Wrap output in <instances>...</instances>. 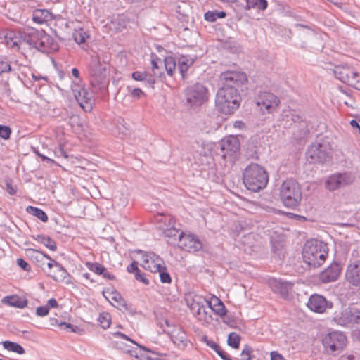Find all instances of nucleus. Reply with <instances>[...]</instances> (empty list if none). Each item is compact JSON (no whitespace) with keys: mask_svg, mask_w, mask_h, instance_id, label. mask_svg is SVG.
I'll return each mask as SVG.
<instances>
[{"mask_svg":"<svg viewBox=\"0 0 360 360\" xmlns=\"http://www.w3.org/2000/svg\"><path fill=\"white\" fill-rule=\"evenodd\" d=\"M142 256L141 266L148 269L151 272H158L160 271L163 265L160 262H162V259L153 252H144L142 250H138Z\"/></svg>","mask_w":360,"mask_h":360,"instance_id":"obj_16","label":"nucleus"},{"mask_svg":"<svg viewBox=\"0 0 360 360\" xmlns=\"http://www.w3.org/2000/svg\"><path fill=\"white\" fill-rule=\"evenodd\" d=\"M350 124L351 126L354 128V129H358L359 132L360 133V126L359 124V123L357 122V121L354 120H351L350 122Z\"/></svg>","mask_w":360,"mask_h":360,"instance_id":"obj_64","label":"nucleus"},{"mask_svg":"<svg viewBox=\"0 0 360 360\" xmlns=\"http://www.w3.org/2000/svg\"><path fill=\"white\" fill-rule=\"evenodd\" d=\"M132 78L136 81H144L153 89L155 83V79L150 73L146 71H135L131 75Z\"/></svg>","mask_w":360,"mask_h":360,"instance_id":"obj_28","label":"nucleus"},{"mask_svg":"<svg viewBox=\"0 0 360 360\" xmlns=\"http://www.w3.org/2000/svg\"><path fill=\"white\" fill-rule=\"evenodd\" d=\"M195 57L191 55H181L177 58V68L182 79L186 77L188 68L194 63Z\"/></svg>","mask_w":360,"mask_h":360,"instance_id":"obj_25","label":"nucleus"},{"mask_svg":"<svg viewBox=\"0 0 360 360\" xmlns=\"http://www.w3.org/2000/svg\"><path fill=\"white\" fill-rule=\"evenodd\" d=\"M186 303L193 314L198 320L208 322L212 320V316L206 310L207 300L198 295L186 298Z\"/></svg>","mask_w":360,"mask_h":360,"instance_id":"obj_11","label":"nucleus"},{"mask_svg":"<svg viewBox=\"0 0 360 360\" xmlns=\"http://www.w3.org/2000/svg\"><path fill=\"white\" fill-rule=\"evenodd\" d=\"M346 343V336L338 331L329 333L322 339L324 352L333 356L340 354L345 347Z\"/></svg>","mask_w":360,"mask_h":360,"instance_id":"obj_7","label":"nucleus"},{"mask_svg":"<svg viewBox=\"0 0 360 360\" xmlns=\"http://www.w3.org/2000/svg\"><path fill=\"white\" fill-rule=\"evenodd\" d=\"M56 264H58V262L51 258V260H49V262L47 263V266L52 269L56 266Z\"/></svg>","mask_w":360,"mask_h":360,"instance_id":"obj_63","label":"nucleus"},{"mask_svg":"<svg viewBox=\"0 0 360 360\" xmlns=\"http://www.w3.org/2000/svg\"><path fill=\"white\" fill-rule=\"evenodd\" d=\"M72 91L80 107L85 112H91L94 105L91 94L88 92L85 88L78 85L72 87Z\"/></svg>","mask_w":360,"mask_h":360,"instance_id":"obj_15","label":"nucleus"},{"mask_svg":"<svg viewBox=\"0 0 360 360\" xmlns=\"http://www.w3.org/2000/svg\"><path fill=\"white\" fill-rule=\"evenodd\" d=\"M240 342V336L236 333L232 332L229 335L227 343L230 347L237 349L239 347Z\"/></svg>","mask_w":360,"mask_h":360,"instance_id":"obj_40","label":"nucleus"},{"mask_svg":"<svg viewBox=\"0 0 360 360\" xmlns=\"http://www.w3.org/2000/svg\"><path fill=\"white\" fill-rule=\"evenodd\" d=\"M49 308H57L58 307V303L55 298H51L48 300L47 304L46 305Z\"/></svg>","mask_w":360,"mask_h":360,"instance_id":"obj_59","label":"nucleus"},{"mask_svg":"<svg viewBox=\"0 0 360 360\" xmlns=\"http://www.w3.org/2000/svg\"><path fill=\"white\" fill-rule=\"evenodd\" d=\"M49 312V307L46 306H41L37 308L36 314L39 316H45Z\"/></svg>","mask_w":360,"mask_h":360,"instance_id":"obj_52","label":"nucleus"},{"mask_svg":"<svg viewBox=\"0 0 360 360\" xmlns=\"http://www.w3.org/2000/svg\"><path fill=\"white\" fill-rule=\"evenodd\" d=\"M164 323H165V328L164 330V333L167 334V330H173L174 328H176L178 326V325H175L174 323L170 322L167 319H166L165 321H164Z\"/></svg>","mask_w":360,"mask_h":360,"instance_id":"obj_55","label":"nucleus"},{"mask_svg":"<svg viewBox=\"0 0 360 360\" xmlns=\"http://www.w3.org/2000/svg\"><path fill=\"white\" fill-rule=\"evenodd\" d=\"M3 346L6 349L19 354H22L25 352V349L17 342L6 340L3 342Z\"/></svg>","mask_w":360,"mask_h":360,"instance_id":"obj_35","label":"nucleus"},{"mask_svg":"<svg viewBox=\"0 0 360 360\" xmlns=\"http://www.w3.org/2000/svg\"><path fill=\"white\" fill-rule=\"evenodd\" d=\"M286 117H290V120L295 123L303 122L302 116L296 113L295 111L290 112L288 115H286Z\"/></svg>","mask_w":360,"mask_h":360,"instance_id":"obj_50","label":"nucleus"},{"mask_svg":"<svg viewBox=\"0 0 360 360\" xmlns=\"http://www.w3.org/2000/svg\"><path fill=\"white\" fill-rule=\"evenodd\" d=\"M226 13L224 11H209L204 15L205 20L208 22H214L217 18H224Z\"/></svg>","mask_w":360,"mask_h":360,"instance_id":"obj_37","label":"nucleus"},{"mask_svg":"<svg viewBox=\"0 0 360 360\" xmlns=\"http://www.w3.org/2000/svg\"><path fill=\"white\" fill-rule=\"evenodd\" d=\"M29 213L37 217L43 222L48 221V216L46 212L40 208L29 206L27 209Z\"/></svg>","mask_w":360,"mask_h":360,"instance_id":"obj_36","label":"nucleus"},{"mask_svg":"<svg viewBox=\"0 0 360 360\" xmlns=\"http://www.w3.org/2000/svg\"><path fill=\"white\" fill-rule=\"evenodd\" d=\"M354 180L351 173H338L331 175L326 181V187L330 191H335L348 185H350Z\"/></svg>","mask_w":360,"mask_h":360,"instance_id":"obj_14","label":"nucleus"},{"mask_svg":"<svg viewBox=\"0 0 360 360\" xmlns=\"http://www.w3.org/2000/svg\"><path fill=\"white\" fill-rule=\"evenodd\" d=\"M256 236H257L255 233H249L246 235H244L241 238L240 243L244 246H247L248 248H253L256 245Z\"/></svg>","mask_w":360,"mask_h":360,"instance_id":"obj_38","label":"nucleus"},{"mask_svg":"<svg viewBox=\"0 0 360 360\" xmlns=\"http://www.w3.org/2000/svg\"><path fill=\"white\" fill-rule=\"evenodd\" d=\"M143 94V91L139 88L134 89L131 91V96L136 98H139Z\"/></svg>","mask_w":360,"mask_h":360,"instance_id":"obj_58","label":"nucleus"},{"mask_svg":"<svg viewBox=\"0 0 360 360\" xmlns=\"http://www.w3.org/2000/svg\"><path fill=\"white\" fill-rule=\"evenodd\" d=\"M269 284L274 292L280 294L283 298L288 297L293 287L292 283L277 278L270 279Z\"/></svg>","mask_w":360,"mask_h":360,"instance_id":"obj_21","label":"nucleus"},{"mask_svg":"<svg viewBox=\"0 0 360 360\" xmlns=\"http://www.w3.org/2000/svg\"><path fill=\"white\" fill-rule=\"evenodd\" d=\"M158 273H159L160 281L162 283H170L172 282L171 276H170L169 274L168 273V271H167V268L165 266L163 265V266L162 267L160 271H158Z\"/></svg>","mask_w":360,"mask_h":360,"instance_id":"obj_43","label":"nucleus"},{"mask_svg":"<svg viewBox=\"0 0 360 360\" xmlns=\"http://www.w3.org/2000/svg\"><path fill=\"white\" fill-rule=\"evenodd\" d=\"M283 356L278 352L274 351L271 352V360H283Z\"/></svg>","mask_w":360,"mask_h":360,"instance_id":"obj_61","label":"nucleus"},{"mask_svg":"<svg viewBox=\"0 0 360 360\" xmlns=\"http://www.w3.org/2000/svg\"><path fill=\"white\" fill-rule=\"evenodd\" d=\"M185 96L190 105L200 106L207 101L208 91L202 84L196 83L186 89Z\"/></svg>","mask_w":360,"mask_h":360,"instance_id":"obj_10","label":"nucleus"},{"mask_svg":"<svg viewBox=\"0 0 360 360\" xmlns=\"http://www.w3.org/2000/svg\"><path fill=\"white\" fill-rule=\"evenodd\" d=\"M13 68L11 62L6 58H0V76L4 73L12 72Z\"/></svg>","mask_w":360,"mask_h":360,"instance_id":"obj_42","label":"nucleus"},{"mask_svg":"<svg viewBox=\"0 0 360 360\" xmlns=\"http://www.w3.org/2000/svg\"><path fill=\"white\" fill-rule=\"evenodd\" d=\"M2 302L11 307L22 309L27 304V302L17 295L6 296L2 299Z\"/></svg>","mask_w":360,"mask_h":360,"instance_id":"obj_29","label":"nucleus"},{"mask_svg":"<svg viewBox=\"0 0 360 360\" xmlns=\"http://www.w3.org/2000/svg\"><path fill=\"white\" fill-rule=\"evenodd\" d=\"M152 72L153 73L150 74L155 79V78L161 79L162 77H164V72L161 70L160 68H158V69L157 70H153Z\"/></svg>","mask_w":360,"mask_h":360,"instance_id":"obj_56","label":"nucleus"},{"mask_svg":"<svg viewBox=\"0 0 360 360\" xmlns=\"http://www.w3.org/2000/svg\"><path fill=\"white\" fill-rule=\"evenodd\" d=\"M58 326L61 329L66 330V329H70V328H72V324L69 323H66V322H60V323H58Z\"/></svg>","mask_w":360,"mask_h":360,"instance_id":"obj_62","label":"nucleus"},{"mask_svg":"<svg viewBox=\"0 0 360 360\" xmlns=\"http://www.w3.org/2000/svg\"><path fill=\"white\" fill-rule=\"evenodd\" d=\"M134 276L137 281H141L146 285L149 284V281L146 278L145 274L141 273L140 270L134 274Z\"/></svg>","mask_w":360,"mask_h":360,"instance_id":"obj_53","label":"nucleus"},{"mask_svg":"<svg viewBox=\"0 0 360 360\" xmlns=\"http://www.w3.org/2000/svg\"><path fill=\"white\" fill-rule=\"evenodd\" d=\"M243 181L247 189L258 192L266 188L269 181V174L262 166L252 163L244 169Z\"/></svg>","mask_w":360,"mask_h":360,"instance_id":"obj_3","label":"nucleus"},{"mask_svg":"<svg viewBox=\"0 0 360 360\" xmlns=\"http://www.w3.org/2000/svg\"><path fill=\"white\" fill-rule=\"evenodd\" d=\"M98 321L101 328L106 329L110 327L111 322V316L108 312H103L99 314Z\"/></svg>","mask_w":360,"mask_h":360,"instance_id":"obj_39","label":"nucleus"},{"mask_svg":"<svg viewBox=\"0 0 360 360\" xmlns=\"http://www.w3.org/2000/svg\"><path fill=\"white\" fill-rule=\"evenodd\" d=\"M17 264L24 271H30V264L23 259L18 258L17 259Z\"/></svg>","mask_w":360,"mask_h":360,"instance_id":"obj_51","label":"nucleus"},{"mask_svg":"<svg viewBox=\"0 0 360 360\" xmlns=\"http://www.w3.org/2000/svg\"><path fill=\"white\" fill-rule=\"evenodd\" d=\"M108 73V64L101 61L98 55L91 56L89 66V75L92 86L98 89L105 87L108 84L107 79Z\"/></svg>","mask_w":360,"mask_h":360,"instance_id":"obj_5","label":"nucleus"},{"mask_svg":"<svg viewBox=\"0 0 360 360\" xmlns=\"http://www.w3.org/2000/svg\"><path fill=\"white\" fill-rule=\"evenodd\" d=\"M340 271V265L337 262H334L320 274L319 278L325 283L335 281L339 277Z\"/></svg>","mask_w":360,"mask_h":360,"instance_id":"obj_23","label":"nucleus"},{"mask_svg":"<svg viewBox=\"0 0 360 360\" xmlns=\"http://www.w3.org/2000/svg\"><path fill=\"white\" fill-rule=\"evenodd\" d=\"M330 146L327 143H315L309 146L306 153L309 163H324L329 158Z\"/></svg>","mask_w":360,"mask_h":360,"instance_id":"obj_9","label":"nucleus"},{"mask_svg":"<svg viewBox=\"0 0 360 360\" xmlns=\"http://www.w3.org/2000/svg\"><path fill=\"white\" fill-rule=\"evenodd\" d=\"M87 34L83 30H80L79 31H77L75 34H74V39H75V41L80 44H82L84 42H85L86 41V38L87 37Z\"/></svg>","mask_w":360,"mask_h":360,"instance_id":"obj_45","label":"nucleus"},{"mask_svg":"<svg viewBox=\"0 0 360 360\" xmlns=\"http://www.w3.org/2000/svg\"><path fill=\"white\" fill-rule=\"evenodd\" d=\"M127 269L129 273H133L134 274L140 270L138 268V263L135 261H134L131 264H129Z\"/></svg>","mask_w":360,"mask_h":360,"instance_id":"obj_54","label":"nucleus"},{"mask_svg":"<svg viewBox=\"0 0 360 360\" xmlns=\"http://www.w3.org/2000/svg\"><path fill=\"white\" fill-rule=\"evenodd\" d=\"M307 307L312 311L321 314L327 309L333 307V303L328 301L323 296L314 294L310 296L307 302Z\"/></svg>","mask_w":360,"mask_h":360,"instance_id":"obj_18","label":"nucleus"},{"mask_svg":"<svg viewBox=\"0 0 360 360\" xmlns=\"http://www.w3.org/2000/svg\"><path fill=\"white\" fill-rule=\"evenodd\" d=\"M53 19V13L47 9H35L32 13V20L37 24H45Z\"/></svg>","mask_w":360,"mask_h":360,"instance_id":"obj_26","label":"nucleus"},{"mask_svg":"<svg viewBox=\"0 0 360 360\" xmlns=\"http://www.w3.org/2000/svg\"><path fill=\"white\" fill-rule=\"evenodd\" d=\"M280 198L286 207L295 209L298 207L302 198L298 182L292 179L283 181L280 188Z\"/></svg>","mask_w":360,"mask_h":360,"instance_id":"obj_6","label":"nucleus"},{"mask_svg":"<svg viewBox=\"0 0 360 360\" xmlns=\"http://www.w3.org/2000/svg\"><path fill=\"white\" fill-rule=\"evenodd\" d=\"M333 73L342 82L360 90V76L353 69L349 67L338 66L334 69Z\"/></svg>","mask_w":360,"mask_h":360,"instance_id":"obj_12","label":"nucleus"},{"mask_svg":"<svg viewBox=\"0 0 360 360\" xmlns=\"http://www.w3.org/2000/svg\"><path fill=\"white\" fill-rule=\"evenodd\" d=\"M28 258L39 267H43L45 264V259L51 260V257L42 251L34 248H28L25 250Z\"/></svg>","mask_w":360,"mask_h":360,"instance_id":"obj_24","label":"nucleus"},{"mask_svg":"<svg viewBox=\"0 0 360 360\" xmlns=\"http://www.w3.org/2000/svg\"><path fill=\"white\" fill-rule=\"evenodd\" d=\"M23 44L46 53L54 52L59 49V45L53 37L43 30H39L30 27L18 33V36H15L13 40V46L19 48L20 45Z\"/></svg>","mask_w":360,"mask_h":360,"instance_id":"obj_2","label":"nucleus"},{"mask_svg":"<svg viewBox=\"0 0 360 360\" xmlns=\"http://www.w3.org/2000/svg\"><path fill=\"white\" fill-rule=\"evenodd\" d=\"M202 340L206 345L214 350L223 360H232L229 355L214 341L209 340L207 336H204Z\"/></svg>","mask_w":360,"mask_h":360,"instance_id":"obj_30","label":"nucleus"},{"mask_svg":"<svg viewBox=\"0 0 360 360\" xmlns=\"http://www.w3.org/2000/svg\"><path fill=\"white\" fill-rule=\"evenodd\" d=\"M179 240V245L188 252H197L202 248V243L193 235H186L181 232Z\"/></svg>","mask_w":360,"mask_h":360,"instance_id":"obj_20","label":"nucleus"},{"mask_svg":"<svg viewBox=\"0 0 360 360\" xmlns=\"http://www.w3.org/2000/svg\"><path fill=\"white\" fill-rule=\"evenodd\" d=\"M253 352V349L249 346L248 345H245L242 352L241 356H243V360H252Z\"/></svg>","mask_w":360,"mask_h":360,"instance_id":"obj_47","label":"nucleus"},{"mask_svg":"<svg viewBox=\"0 0 360 360\" xmlns=\"http://www.w3.org/2000/svg\"><path fill=\"white\" fill-rule=\"evenodd\" d=\"M163 233H164L165 236L168 237V238H175V237L179 238V236L180 235L181 233H179V229H177L174 227H171V228L166 229L163 231Z\"/></svg>","mask_w":360,"mask_h":360,"instance_id":"obj_48","label":"nucleus"},{"mask_svg":"<svg viewBox=\"0 0 360 360\" xmlns=\"http://www.w3.org/2000/svg\"><path fill=\"white\" fill-rule=\"evenodd\" d=\"M85 265L90 271L98 275H101L105 271V266L98 262H86Z\"/></svg>","mask_w":360,"mask_h":360,"instance_id":"obj_41","label":"nucleus"},{"mask_svg":"<svg viewBox=\"0 0 360 360\" xmlns=\"http://www.w3.org/2000/svg\"><path fill=\"white\" fill-rule=\"evenodd\" d=\"M101 276H103V278H107L108 280L112 281L115 279V275L110 274L108 271L107 269L105 267V271L101 274Z\"/></svg>","mask_w":360,"mask_h":360,"instance_id":"obj_60","label":"nucleus"},{"mask_svg":"<svg viewBox=\"0 0 360 360\" xmlns=\"http://www.w3.org/2000/svg\"><path fill=\"white\" fill-rule=\"evenodd\" d=\"M49 276L56 281H63L68 276L69 274L67 270L60 264H56V266L53 268L51 274Z\"/></svg>","mask_w":360,"mask_h":360,"instance_id":"obj_31","label":"nucleus"},{"mask_svg":"<svg viewBox=\"0 0 360 360\" xmlns=\"http://www.w3.org/2000/svg\"><path fill=\"white\" fill-rule=\"evenodd\" d=\"M326 244L317 240L307 241L302 250L304 262L313 268L320 266L328 256Z\"/></svg>","mask_w":360,"mask_h":360,"instance_id":"obj_4","label":"nucleus"},{"mask_svg":"<svg viewBox=\"0 0 360 360\" xmlns=\"http://www.w3.org/2000/svg\"><path fill=\"white\" fill-rule=\"evenodd\" d=\"M207 307L221 317L226 314L227 311L224 303L217 297H214L210 301L207 300Z\"/></svg>","mask_w":360,"mask_h":360,"instance_id":"obj_27","label":"nucleus"},{"mask_svg":"<svg viewBox=\"0 0 360 360\" xmlns=\"http://www.w3.org/2000/svg\"><path fill=\"white\" fill-rule=\"evenodd\" d=\"M335 321L343 326H351L360 323V304L352 303L340 312L336 313Z\"/></svg>","mask_w":360,"mask_h":360,"instance_id":"obj_8","label":"nucleus"},{"mask_svg":"<svg viewBox=\"0 0 360 360\" xmlns=\"http://www.w3.org/2000/svg\"><path fill=\"white\" fill-rule=\"evenodd\" d=\"M31 237L35 240L39 241V243L44 244L47 248L52 251H56L57 250V245L54 240L51 238L49 236L39 234V235H32Z\"/></svg>","mask_w":360,"mask_h":360,"instance_id":"obj_32","label":"nucleus"},{"mask_svg":"<svg viewBox=\"0 0 360 360\" xmlns=\"http://www.w3.org/2000/svg\"><path fill=\"white\" fill-rule=\"evenodd\" d=\"M255 103L263 112H274L280 103L279 98L269 91H260L255 97Z\"/></svg>","mask_w":360,"mask_h":360,"instance_id":"obj_13","label":"nucleus"},{"mask_svg":"<svg viewBox=\"0 0 360 360\" xmlns=\"http://www.w3.org/2000/svg\"><path fill=\"white\" fill-rule=\"evenodd\" d=\"M165 68L169 76H173L176 70L177 62L172 56L165 57L164 59Z\"/></svg>","mask_w":360,"mask_h":360,"instance_id":"obj_34","label":"nucleus"},{"mask_svg":"<svg viewBox=\"0 0 360 360\" xmlns=\"http://www.w3.org/2000/svg\"><path fill=\"white\" fill-rule=\"evenodd\" d=\"M268 6L266 0H246L245 5L243 6L245 10L248 11L251 8H257L260 11H264Z\"/></svg>","mask_w":360,"mask_h":360,"instance_id":"obj_33","label":"nucleus"},{"mask_svg":"<svg viewBox=\"0 0 360 360\" xmlns=\"http://www.w3.org/2000/svg\"><path fill=\"white\" fill-rule=\"evenodd\" d=\"M167 334L169 336L172 342L180 349H185L189 342L184 330L178 326L173 330H167Z\"/></svg>","mask_w":360,"mask_h":360,"instance_id":"obj_19","label":"nucleus"},{"mask_svg":"<svg viewBox=\"0 0 360 360\" xmlns=\"http://www.w3.org/2000/svg\"><path fill=\"white\" fill-rule=\"evenodd\" d=\"M165 320H166V318H165L162 316L157 317V320H156L157 325L160 328H162L163 333H164V330L165 328V323H164V321H165Z\"/></svg>","mask_w":360,"mask_h":360,"instance_id":"obj_57","label":"nucleus"},{"mask_svg":"<svg viewBox=\"0 0 360 360\" xmlns=\"http://www.w3.org/2000/svg\"><path fill=\"white\" fill-rule=\"evenodd\" d=\"M112 295L113 296L112 297V299L117 302L120 307H122L124 309L127 310V303L126 300L120 295V294L117 292H112Z\"/></svg>","mask_w":360,"mask_h":360,"instance_id":"obj_44","label":"nucleus"},{"mask_svg":"<svg viewBox=\"0 0 360 360\" xmlns=\"http://www.w3.org/2000/svg\"><path fill=\"white\" fill-rule=\"evenodd\" d=\"M12 133L11 129L8 126L0 124V137L7 140L10 138Z\"/></svg>","mask_w":360,"mask_h":360,"instance_id":"obj_46","label":"nucleus"},{"mask_svg":"<svg viewBox=\"0 0 360 360\" xmlns=\"http://www.w3.org/2000/svg\"><path fill=\"white\" fill-rule=\"evenodd\" d=\"M5 184L6 187V191L11 195H14L17 193V187L13 186L12 184V180L11 179H6L5 180Z\"/></svg>","mask_w":360,"mask_h":360,"instance_id":"obj_49","label":"nucleus"},{"mask_svg":"<svg viewBox=\"0 0 360 360\" xmlns=\"http://www.w3.org/2000/svg\"><path fill=\"white\" fill-rule=\"evenodd\" d=\"M219 144L222 152L221 156L224 158L236 154L240 148L239 140L235 136H229L223 139Z\"/></svg>","mask_w":360,"mask_h":360,"instance_id":"obj_17","label":"nucleus"},{"mask_svg":"<svg viewBox=\"0 0 360 360\" xmlns=\"http://www.w3.org/2000/svg\"><path fill=\"white\" fill-rule=\"evenodd\" d=\"M345 278L351 285L360 288V260H355L347 266Z\"/></svg>","mask_w":360,"mask_h":360,"instance_id":"obj_22","label":"nucleus"},{"mask_svg":"<svg viewBox=\"0 0 360 360\" xmlns=\"http://www.w3.org/2000/svg\"><path fill=\"white\" fill-rule=\"evenodd\" d=\"M219 78L223 86L217 93L216 106L224 114H233L240 104L237 88L248 81L247 75L242 72L228 70L221 72Z\"/></svg>","mask_w":360,"mask_h":360,"instance_id":"obj_1","label":"nucleus"}]
</instances>
